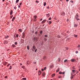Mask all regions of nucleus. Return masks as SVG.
Listing matches in <instances>:
<instances>
[{"instance_id":"1","label":"nucleus","mask_w":80,"mask_h":80,"mask_svg":"<svg viewBox=\"0 0 80 80\" xmlns=\"http://www.w3.org/2000/svg\"><path fill=\"white\" fill-rule=\"evenodd\" d=\"M78 14H77L75 17V18H76L77 20H80V19L78 18Z\"/></svg>"},{"instance_id":"2","label":"nucleus","mask_w":80,"mask_h":80,"mask_svg":"<svg viewBox=\"0 0 80 80\" xmlns=\"http://www.w3.org/2000/svg\"><path fill=\"white\" fill-rule=\"evenodd\" d=\"M34 42H37V40H38V38L37 37H34Z\"/></svg>"},{"instance_id":"3","label":"nucleus","mask_w":80,"mask_h":80,"mask_svg":"<svg viewBox=\"0 0 80 80\" xmlns=\"http://www.w3.org/2000/svg\"><path fill=\"white\" fill-rule=\"evenodd\" d=\"M25 33H22V38H25Z\"/></svg>"},{"instance_id":"4","label":"nucleus","mask_w":80,"mask_h":80,"mask_svg":"<svg viewBox=\"0 0 80 80\" xmlns=\"http://www.w3.org/2000/svg\"><path fill=\"white\" fill-rule=\"evenodd\" d=\"M73 74H71V79H72L73 78Z\"/></svg>"},{"instance_id":"5","label":"nucleus","mask_w":80,"mask_h":80,"mask_svg":"<svg viewBox=\"0 0 80 80\" xmlns=\"http://www.w3.org/2000/svg\"><path fill=\"white\" fill-rule=\"evenodd\" d=\"M41 74V71H39L38 72V75H40Z\"/></svg>"},{"instance_id":"6","label":"nucleus","mask_w":80,"mask_h":80,"mask_svg":"<svg viewBox=\"0 0 80 80\" xmlns=\"http://www.w3.org/2000/svg\"><path fill=\"white\" fill-rule=\"evenodd\" d=\"M4 44H7V43H8V42H7V41H5L4 42Z\"/></svg>"},{"instance_id":"7","label":"nucleus","mask_w":80,"mask_h":80,"mask_svg":"<svg viewBox=\"0 0 80 80\" xmlns=\"http://www.w3.org/2000/svg\"><path fill=\"white\" fill-rule=\"evenodd\" d=\"M75 60L74 59H72L71 60V62H75Z\"/></svg>"},{"instance_id":"8","label":"nucleus","mask_w":80,"mask_h":80,"mask_svg":"<svg viewBox=\"0 0 80 80\" xmlns=\"http://www.w3.org/2000/svg\"><path fill=\"white\" fill-rule=\"evenodd\" d=\"M15 17H13L12 19V21L13 22V21L15 20Z\"/></svg>"},{"instance_id":"9","label":"nucleus","mask_w":80,"mask_h":80,"mask_svg":"<svg viewBox=\"0 0 80 80\" xmlns=\"http://www.w3.org/2000/svg\"><path fill=\"white\" fill-rule=\"evenodd\" d=\"M74 27H77V26H78V25L75 24L74 25Z\"/></svg>"},{"instance_id":"10","label":"nucleus","mask_w":80,"mask_h":80,"mask_svg":"<svg viewBox=\"0 0 80 80\" xmlns=\"http://www.w3.org/2000/svg\"><path fill=\"white\" fill-rule=\"evenodd\" d=\"M60 71V68H58V70H56L57 72H58Z\"/></svg>"},{"instance_id":"11","label":"nucleus","mask_w":80,"mask_h":80,"mask_svg":"<svg viewBox=\"0 0 80 80\" xmlns=\"http://www.w3.org/2000/svg\"><path fill=\"white\" fill-rule=\"evenodd\" d=\"M68 62V60L67 59H65L64 61V63H65V62Z\"/></svg>"},{"instance_id":"12","label":"nucleus","mask_w":80,"mask_h":80,"mask_svg":"<svg viewBox=\"0 0 80 80\" xmlns=\"http://www.w3.org/2000/svg\"><path fill=\"white\" fill-rule=\"evenodd\" d=\"M42 76L43 77H44V76H45V72H43L42 73Z\"/></svg>"},{"instance_id":"13","label":"nucleus","mask_w":80,"mask_h":80,"mask_svg":"<svg viewBox=\"0 0 80 80\" xmlns=\"http://www.w3.org/2000/svg\"><path fill=\"white\" fill-rule=\"evenodd\" d=\"M45 21H46V20H43L42 21V23H45Z\"/></svg>"},{"instance_id":"14","label":"nucleus","mask_w":80,"mask_h":80,"mask_svg":"<svg viewBox=\"0 0 80 80\" xmlns=\"http://www.w3.org/2000/svg\"><path fill=\"white\" fill-rule=\"evenodd\" d=\"M37 16H34V19H36V18H37Z\"/></svg>"},{"instance_id":"15","label":"nucleus","mask_w":80,"mask_h":80,"mask_svg":"<svg viewBox=\"0 0 80 80\" xmlns=\"http://www.w3.org/2000/svg\"><path fill=\"white\" fill-rule=\"evenodd\" d=\"M32 48H33V49L34 50H35L36 49V48H35V46H33V47H32Z\"/></svg>"},{"instance_id":"16","label":"nucleus","mask_w":80,"mask_h":80,"mask_svg":"<svg viewBox=\"0 0 80 80\" xmlns=\"http://www.w3.org/2000/svg\"><path fill=\"white\" fill-rule=\"evenodd\" d=\"M29 47H30L29 46H27V48L28 50H29V49H30Z\"/></svg>"},{"instance_id":"17","label":"nucleus","mask_w":80,"mask_h":80,"mask_svg":"<svg viewBox=\"0 0 80 80\" xmlns=\"http://www.w3.org/2000/svg\"><path fill=\"white\" fill-rule=\"evenodd\" d=\"M19 31L20 32H22V29H19Z\"/></svg>"},{"instance_id":"18","label":"nucleus","mask_w":80,"mask_h":80,"mask_svg":"<svg viewBox=\"0 0 80 80\" xmlns=\"http://www.w3.org/2000/svg\"><path fill=\"white\" fill-rule=\"evenodd\" d=\"M9 36H5V38H8Z\"/></svg>"},{"instance_id":"19","label":"nucleus","mask_w":80,"mask_h":80,"mask_svg":"<svg viewBox=\"0 0 80 80\" xmlns=\"http://www.w3.org/2000/svg\"><path fill=\"white\" fill-rule=\"evenodd\" d=\"M75 71L74 70H72V73H75Z\"/></svg>"},{"instance_id":"20","label":"nucleus","mask_w":80,"mask_h":80,"mask_svg":"<svg viewBox=\"0 0 80 80\" xmlns=\"http://www.w3.org/2000/svg\"><path fill=\"white\" fill-rule=\"evenodd\" d=\"M12 13H13V11H11L10 12V15H12Z\"/></svg>"},{"instance_id":"21","label":"nucleus","mask_w":80,"mask_h":80,"mask_svg":"<svg viewBox=\"0 0 80 80\" xmlns=\"http://www.w3.org/2000/svg\"><path fill=\"white\" fill-rule=\"evenodd\" d=\"M55 74H52V77H54V76H55Z\"/></svg>"},{"instance_id":"22","label":"nucleus","mask_w":80,"mask_h":80,"mask_svg":"<svg viewBox=\"0 0 80 80\" xmlns=\"http://www.w3.org/2000/svg\"><path fill=\"white\" fill-rule=\"evenodd\" d=\"M47 16L48 17H50V15L49 14H47Z\"/></svg>"},{"instance_id":"23","label":"nucleus","mask_w":80,"mask_h":80,"mask_svg":"<svg viewBox=\"0 0 80 80\" xmlns=\"http://www.w3.org/2000/svg\"><path fill=\"white\" fill-rule=\"evenodd\" d=\"M45 58H46V57L45 56H44L43 57V59H45Z\"/></svg>"},{"instance_id":"24","label":"nucleus","mask_w":80,"mask_h":80,"mask_svg":"<svg viewBox=\"0 0 80 80\" xmlns=\"http://www.w3.org/2000/svg\"><path fill=\"white\" fill-rule=\"evenodd\" d=\"M44 6H45L46 5V2H44Z\"/></svg>"},{"instance_id":"25","label":"nucleus","mask_w":80,"mask_h":80,"mask_svg":"<svg viewBox=\"0 0 80 80\" xmlns=\"http://www.w3.org/2000/svg\"><path fill=\"white\" fill-rule=\"evenodd\" d=\"M74 37H77V35H76L75 34H74Z\"/></svg>"},{"instance_id":"26","label":"nucleus","mask_w":80,"mask_h":80,"mask_svg":"<svg viewBox=\"0 0 80 80\" xmlns=\"http://www.w3.org/2000/svg\"><path fill=\"white\" fill-rule=\"evenodd\" d=\"M22 80H27V78H22Z\"/></svg>"},{"instance_id":"27","label":"nucleus","mask_w":80,"mask_h":80,"mask_svg":"<svg viewBox=\"0 0 80 80\" xmlns=\"http://www.w3.org/2000/svg\"><path fill=\"white\" fill-rule=\"evenodd\" d=\"M19 2V0H17L16 1V3H18Z\"/></svg>"},{"instance_id":"28","label":"nucleus","mask_w":80,"mask_h":80,"mask_svg":"<svg viewBox=\"0 0 80 80\" xmlns=\"http://www.w3.org/2000/svg\"><path fill=\"white\" fill-rule=\"evenodd\" d=\"M49 24H51V23H52V21H49Z\"/></svg>"},{"instance_id":"29","label":"nucleus","mask_w":80,"mask_h":80,"mask_svg":"<svg viewBox=\"0 0 80 80\" xmlns=\"http://www.w3.org/2000/svg\"><path fill=\"white\" fill-rule=\"evenodd\" d=\"M58 62H60V58H58Z\"/></svg>"},{"instance_id":"30","label":"nucleus","mask_w":80,"mask_h":80,"mask_svg":"<svg viewBox=\"0 0 80 80\" xmlns=\"http://www.w3.org/2000/svg\"><path fill=\"white\" fill-rule=\"evenodd\" d=\"M48 20H52V18H49Z\"/></svg>"},{"instance_id":"31","label":"nucleus","mask_w":80,"mask_h":80,"mask_svg":"<svg viewBox=\"0 0 80 80\" xmlns=\"http://www.w3.org/2000/svg\"><path fill=\"white\" fill-rule=\"evenodd\" d=\"M12 47H15V45L13 44L12 45Z\"/></svg>"},{"instance_id":"32","label":"nucleus","mask_w":80,"mask_h":80,"mask_svg":"<svg viewBox=\"0 0 80 80\" xmlns=\"http://www.w3.org/2000/svg\"><path fill=\"white\" fill-rule=\"evenodd\" d=\"M36 3H39V1H38L36 0Z\"/></svg>"},{"instance_id":"33","label":"nucleus","mask_w":80,"mask_h":80,"mask_svg":"<svg viewBox=\"0 0 80 80\" xmlns=\"http://www.w3.org/2000/svg\"><path fill=\"white\" fill-rule=\"evenodd\" d=\"M57 37L58 38H60V36L59 35H58L57 36Z\"/></svg>"},{"instance_id":"34","label":"nucleus","mask_w":80,"mask_h":80,"mask_svg":"<svg viewBox=\"0 0 80 80\" xmlns=\"http://www.w3.org/2000/svg\"><path fill=\"white\" fill-rule=\"evenodd\" d=\"M12 68V66H10V68H9V69L10 70H11V69Z\"/></svg>"},{"instance_id":"35","label":"nucleus","mask_w":80,"mask_h":80,"mask_svg":"<svg viewBox=\"0 0 80 80\" xmlns=\"http://www.w3.org/2000/svg\"><path fill=\"white\" fill-rule=\"evenodd\" d=\"M47 39L46 38H44V41H47Z\"/></svg>"},{"instance_id":"36","label":"nucleus","mask_w":80,"mask_h":80,"mask_svg":"<svg viewBox=\"0 0 80 80\" xmlns=\"http://www.w3.org/2000/svg\"><path fill=\"white\" fill-rule=\"evenodd\" d=\"M44 37H48V36H47V35H45L44 36Z\"/></svg>"},{"instance_id":"37","label":"nucleus","mask_w":80,"mask_h":80,"mask_svg":"<svg viewBox=\"0 0 80 80\" xmlns=\"http://www.w3.org/2000/svg\"><path fill=\"white\" fill-rule=\"evenodd\" d=\"M22 2L20 3L19 6H20V5H22Z\"/></svg>"},{"instance_id":"38","label":"nucleus","mask_w":80,"mask_h":80,"mask_svg":"<svg viewBox=\"0 0 80 80\" xmlns=\"http://www.w3.org/2000/svg\"><path fill=\"white\" fill-rule=\"evenodd\" d=\"M22 68H25V67H24V66H22Z\"/></svg>"},{"instance_id":"39","label":"nucleus","mask_w":80,"mask_h":80,"mask_svg":"<svg viewBox=\"0 0 80 80\" xmlns=\"http://www.w3.org/2000/svg\"><path fill=\"white\" fill-rule=\"evenodd\" d=\"M15 45H17V42H15Z\"/></svg>"},{"instance_id":"40","label":"nucleus","mask_w":80,"mask_h":80,"mask_svg":"<svg viewBox=\"0 0 80 80\" xmlns=\"http://www.w3.org/2000/svg\"><path fill=\"white\" fill-rule=\"evenodd\" d=\"M50 68H52V67H53V65H52V66H50Z\"/></svg>"},{"instance_id":"41","label":"nucleus","mask_w":80,"mask_h":80,"mask_svg":"<svg viewBox=\"0 0 80 80\" xmlns=\"http://www.w3.org/2000/svg\"><path fill=\"white\" fill-rule=\"evenodd\" d=\"M14 9L15 10H16V9H17V8H16V6H15V7H14Z\"/></svg>"},{"instance_id":"42","label":"nucleus","mask_w":80,"mask_h":80,"mask_svg":"<svg viewBox=\"0 0 80 80\" xmlns=\"http://www.w3.org/2000/svg\"><path fill=\"white\" fill-rule=\"evenodd\" d=\"M59 74H62V73L61 72H59Z\"/></svg>"},{"instance_id":"43","label":"nucleus","mask_w":80,"mask_h":80,"mask_svg":"<svg viewBox=\"0 0 80 80\" xmlns=\"http://www.w3.org/2000/svg\"><path fill=\"white\" fill-rule=\"evenodd\" d=\"M18 34H17L16 35V37L17 38H18Z\"/></svg>"},{"instance_id":"44","label":"nucleus","mask_w":80,"mask_h":80,"mask_svg":"<svg viewBox=\"0 0 80 80\" xmlns=\"http://www.w3.org/2000/svg\"><path fill=\"white\" fill-rule=\"evenodd\" d=\"M37 51V49H36L35 50V52H36Z\"/></svg>"},{"instance_id":"45","label":"nucleus","mask_w":80,"mask_h":80,"mask_svg":"<svg viewBox=\"0 0 80 80\" xmlns=\"http://www.w3.org/2000/svg\"><path fill=\"white\" fill-rule=\"evenodd\" d=\"M62 77L61 76H59L58 77V78H61Z\"/></svg>"},{"instance_id":"46","label":"nucleus","mask_w":80,"mask_h":80,"mask_svg":"<svg viewBox=\"0 0 80 80\" xmlns=\"http://www.w3.org/2000/svg\"><path fill=\"white\" fill-rule=\"evenodd\" d=\"M40 33L42 34V31H41L40 32Z\"/></svg>"},{"instance_id":"47","label":"nucleus","mask_w":80,"mask_h":80,"mask_svg":"<svg viewBox=\"0 0 80 80\" xmlns=\"http://www.w3.org/2000/svg\"><path fill=\"white\" fill-rule=\"evenodd\" d=\"M27 64H28H28H29V63H28V61L27 62Z\"/></svg>"},{"instance_id":"48","label":"nucleus","mask_w":80,"mask_h":80,"mask_svg":"<svg viewBox=\"0 0 80 80\" xmlns=\"http://www.w3.org/2000/svg\"><path fill=\"white\" fill-rule=\"evenodd\" d=\"M78 53V51H76V53Z\"/></svg>"},{"instance_id":"49","label":"nucleus","mask_w":80,"mask_h":80,"mask_svg":"<svg viewBox=\"0 0 80 80\" xmlns=\"http://www.w3.org/2000/svg\"><path fill=\"white\" fill-rule=\"evenodd\" d=\"M22 43H23V42H24V40L22 39Z\"/></svg>"},{"instance_id":"50","label":"nucleus","mask_w":80,"mask_h":80,"mask_svg":"<svg viewBox=\"0 0 80 80\" xmlns=\"http://www.w3.org/2000/svg\"><path fill=\"white\" fill-rule=\"evenodd\" d=\"M71 3H73V1H71Z\"/></svg>"},{"instance_id":"51","label":"nucleus","mask_w":80,"mask_h":80,"mask_svg":"<svg viewBox=\"0 0 80 80\" xmlns=\"http://www.w3.org/2000/svg\"><path fill=\"white\" fill-rule=\"evenodd\" d=\"M44 70V69H41V71H42V72H43V71Z\"/></svg>"},{"instance_id":"52","label":"nucleus","mask_w":80,"mask_h":80,"mask_svg":"<svg viewBox=\"0 0 80 80\" xmlns=\"http://www.w3.org/2000/svg\"><path fill=\"white\" fill-rule=\"evenodd\" d=\"M46 67H44V70H46Z\"/></svg>"},{"instance_id":"53","label":"nucleus","mask_w":80,"mask_h":80,"mask_svg":"<svg viewBox=\"0 0 80 80\" xmlns=\"http://www.w3.org/2000/svg\"><path fill=\"white\" fill-rule=\"evenodd\" d=\"M9 65H10V64H8L7 65V67H8V66H9Z\"/></svg>"},{"instance_id":"54","label":"nucleus","mask_w":80,"mask_h":80,"mask_svg":"<svg viewBox=\"0 0 80 80\" xmlns=\"http://www.w3.org/2000/svg\"><path fill=\"white\" fill-rule=\"evenodd\" d=\"M62 74H64L65 73V72H62Z\"/></svg>"},{"instance_id":"55","label":"nucleus","mask_w":80,"mask_h":80,"mask_svg":"<svg viewBox=\"0 0 80 80\" xmlns=\"http://www.w3.org/2000/svg\"><path fill=\"white\" fill-rule=\"evenodd\" d=\"M35 34H37V32H35Z\"/></svg>"},{"instance_id":"56","label":"nucleus","mask_w":80,"mask_h":80,"mask_svg":"<svg viewBox=\"0 0 80 80\" xmlns=\"http://www.w3.org/2000/svg\"><path fill=\"white\" fill-rule=\"evenodd\" d=\"M12 17H13V16H10V18H12Z\"/></svg>"},{"instance_id":"57","label":"nucleus","mask_w":80,"mask_h":80,"mask_svg":"<svg viewBox=\"0 0 80 80\" xmlns=\"http://www.w3.org/2000/svg\"><path fill=\"white\" fill-rule=\"evenodd\" d=\"M33 63H34V64H36V62H33Z\"/></svg>"},{"instance_id":"58","label":"nucleus","mask_w":80,"mask_h":80,"mask_svg":"<svg viewBox=\"0 0 80 80\" xmlns=\"http://www.w3.org/2000/svg\"><path fill=\"white\" fill-rule=\"evenodd\" d=\"M42 18L40 19V21H42Z\"/></svg>"},{"instance_id":"59","label":"nucleus","mask_w":80,"mask_h":80,"mask_svg":"<svg viewBox=\"0 0 80 80\" xmlns=\"http://www.w3.org/2000/svg\"><path fill=\"white\" fill-rule=\"evenodd\" d=\"M78 48L80 47V45H78Z\"/></svg>"},{"instance_id":"60","label":"nucleus","mask_w":80,"mask_h":80,"mask_svg":"<svg viewBox=\"0 0 80 80\" xmlns=\"http://www.w3.org/2000/svg\"><path fill=\"white\" fill-rule=\"evenodd\" d=\"M66 2H68L69 1V0H66Z\"/></svg>"},{"instance_id":"61","label":"nucleus","mask_w":80,"mask_h":80,"mask_svg":"<svg viewBox=\"0 0 80 80\" xmlns=\"http://www.w3.org/2000/svg\"><path fill=\"white\" fill-rule=\"evenodd\" d=\"M69 19H67V22H68V21Z\"/></svg>"},{"instance_id":"62","label":"nucleus","mask_w":80,"mask_h":80,"mask_svg":"<svg viewBox=\"0 0 80 80\" xmlns=\"http://www.w3.org/2000/svg\"><path fill=\"white\" fill-rule=\"evenodd\" d=\"M62 13H63V14H65V12H63Z\"/></svg>"},{"instance_id":"63","label":"nucleus","mask_w":80,"mask_h":80,"mask_svg":"<svg viewBox=\"0 0 80 80\" xmlns=\"http://www.w3.org/2000/svg\"><path fill=\"white\" fill-rule=\"evenodd\" d=\"M5 63L6 64H7V62H5Z\"/></svg>"},{"instance_id":"64","label":"nucleus","mask_w":80,"mask_h":80,"mask_svg":"<svg viewBox=\"0 0 80 80\" xmlns=\"http://www.w3.org/2000/svg\"><path fill=\"white\" fill-rule=\"evenodd\" d=\"M73 69H75V68H72Z\"/></svg>"}]
</instances>
